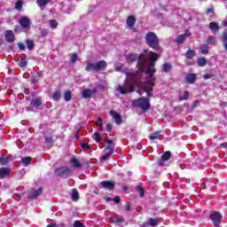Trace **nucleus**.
Instances as JSON below:
<instances>
[{
    "label": "nucleus",
    "mask_w": 227,
    "mask_h": 227,
    "mask_svg": "<svg viewBox=\"0 0 227 227\" xmlns=\"http://www.w3.org/2000/svg\"><path fill=\"white\" fill-rule=\"evenodd\" d=\"M152 59L150 60V67L146 66V57L140 55L137 60V67L139 72H145V74H155V61L159 59V55L155 52H151Z\"/></svg>",
    "instance_id": "f257e3e1"
},
{
    "label": "nucleus",
    "mask_w": 227,
    "mask_h": 227,
    "mask_svg": "<svg viewBox=\"0 0 227 227\" xmlns=\"http://www.w3.org/2000/svg\"><path fill=\"white\" fill-rule=\"evenodd\" d=\"M145 41L147 45H149L154 51H159V49H160V46H159V37H157L155 33L148 32L145 35Z\"/></svg>",
    "instance_id": "f03ea898"
},
{
    "label": "nucleus",
    "mask_w": 227,
    "mask_h": 227,
    "mask_svg": "<svg viewBox=\"0 0 227 227\" xmlns=\"http://www.w3.org/2000/svg\"><path fill=\"white\" fill-rule=\"evenodd\" d=\"M133 107L141 109L144 113H146L150 109V97H141L140 98L133 101Z\"/></svg>",
    "instance_id": "7ed1b4c3"
},
{
    "label": "nucleus",
    "mask_w": 227,
    "mask_h": 227,
    "mask_svg": "<svg viewBox=\"0 0 227 227\" xmlns=\"http://www.w3.org/2000/svg\"><path fill=\"white\" fill-rule=\"evenodd\" d=\"M107 67V63L104 60H99L96 63H88L85 70L86 72H100V70H105Z\"/></svg>",
    "instance_id": "20e7f679"
},
{
    "label": "nucleus",
    "mask_w": 227,
    "mask_h": 227,
    "mask_svg": "<svg viewBox=\"0 0 227 227\" xmlns=\"http://www.w3.org/2000/svg\"><path fill=\"white\" fill-rule=\"evenodd\" d=\"M153 74L151 73L147 74L149 76L147 78V82L144 83L143 90L145 91L147 97H152V91H153V86L155 82V77L153 76Z\"/></svg>",
    "instance_id": "39448f33"
},
{
    "label": "nucleus",
    "mask_w": 227,
    "mask_h": 227,
    "mask_svg": "<svg viewBox=\"0 0 227 227\" xmlns=\"http://www.w3.org/2000/svg\"><path fill=\"white\" fill-rule=\"evenodd\" d=\"M118 91L121 95H127V93H132L134 91V86L131 82L125 79L124 84L118 86Z\"/></svg>",
    "instance_id": "423d86ee"
},
{
    "label": "nucleus",
    "mask_w": 227,
    "mask_h": 227,
    "mask_svg": "<svg viewBox=\"0 0 227 227\" xmlns=\"http://www.w3.org/2000/svg\"><path fill=\"white\" fill-rule=\"evenodd\" d=\"M72 170L68 168V167H61L59 168L55 169L56 176H61L62 178H68Z\"/></svg>",
    "instance_id": "0eeeda50"
},
{
    "label": "nucleus",
    "mask_w": 227,
    "mask_h": 227,
    "mask_svg": "<svg viewBox=\"0 0 227 227\" xmlns=\"http://www.w3.org/2000/svg\"><path fill=\"white\" fill-rule=\"evenodd\" d=\"M105 149V153L108 155H113L114 153V143H113V140H107L106 145H104Z\"/></svg>",
    "instance_id": "6e6552de"
},
{
    "label": "nucleus",
    "mask_w": 227,
    "mask_h": 227,
    "mask_svg": "<svg viewBox=\"0 0 227 227\" xmlns=\"http://www.w3.org/2000/svg\"><path fill=\"white\" fill-rule=\"evenodd\" d=\"M100 185L103 189H106V191H114V187H116V183L113 181H103L100 183Z\"/></svg>",
    "instance_id": "1a4fd4ad"
},
{
    "label": "nucleus",
    "mask_w": 227,
    "mask_h": 227,
    "mask_svg": "<svg viewBox=\"0 0 227 227\" xmlns=\"http://www.w3.org/2000/svg\"><path fill=\"white\" fill-rule=\"evenodd\" d=\"M169 159H171V152L167 151L162 154L161 158L157 160L158 166H163L164 162L169 160Z\"/></svg>",
    "instance_id": "9d476101"
},
{
    "label": "nucleus",
    "mask_w": 227,
    "mask_h": 227,
    "mask_svg": "<svg viewBox=\"0 0 227 227\" xmlns=\"http://www.w3.org/2000/svg\"><path fill=\"white\" fill-rule=\"evenodd\" d=\"M5 41L8 42V43H13L15 42V34H13V31L7 30L4 32Z\"/></svg>",
    "instance_id": "9b49d317"
},
{
    "label": "nucleus",
    "mask_w": 227,
    "mask_h": 227,
    "mask_svg": "<svg viewBox=\"0 0 227 227\" xmlns=\"http://www.w3.org/2000/svg\"><path fill=\"white\" fill-rule=\"evenodd\" d=\"M110 114L112 116V118H114L115 123L117 125H121V115H120V114H118V112L112 110L110 111Z\"/></svg>",
    "instance_id": "f8f14e48"
},
{
    "label": "nucleus",
    "mask_w": 227,
    "mask_h": 227,
    "mask_svg": "<svg viewBox=\"0 0 227 227\" xmlns=\"http://www.w3.org/2000/svg\"><path fill=\"white\" fill-rule=\"evenodd\" d=\"M20 25L21 26V27L27 29V27L31 26V20H29V19H27V17H21L20 20Z\"/></svg>",
    "instance_id": "ddd939ff"
},
{
    "label": "nucleus",
    "mask_w": 227,
    "mask_h": 227,
    "mask_svg": "<svg viewBox=\"0 0 227 227\" xmlns=\"http://www.w3.org/2000/svg\"><path fill=\"white\" fill-rule=\"evenodd\" d=\"M95 93H97V90L87 89L82 92V95L83 98H91Z\"/></svg>",
    "instance_id": "4468645a"
},
{
    "label": "nucleus",
    "mask_w": 227,
    "mask_h": 227,
    "mask_svg": "<svg viewBox=\"0 0 227 227\" xmlns=\"http://www.w3.org/2000/svg\"><path fill=\"white\" fill-rule=\"evenodd\" d=\"M70 162H71L73 168H74L75 169H81V168H82L81 161H79V160H77V157H75V156L71 158Z\"/></svg>",
    "instance_id": "2eb2a0df"
},
{
    "label": "nucleus",
    "mask_w": 227,
    "mask_h": 227,
    "mask_svg": "<svg viewBox=\"0 0 227 227\" xmlns=\"http://www.w3.org/2000/svg\"><path fill=\"white\" fill-rule=\"evenodd\" d=\"M43 190L42 188H39L38 190H33L29 195L28 198L30 200H35V198H38V196H42Z\"/></svg>",
    "instance_id": "dca6fc26"
},
{
    "label": "nucleus",
    "mask_w": 227,
    "mask_h": 227,
    "mask_svg": "<svg viewBox=\"0 0 227 227\" xmlns=\"http://www.w3.org/2000/svg\"><path fill=\"white\" fill-rule=\"evenodd\" d=\"M185 79L189 84H194L196 82V74H190L186 76Z\"/></svg>",
    "instance_id": "f3484780"
},
{
    "label": "nucleus",
    "mask_w": 227,
    "mask_h": 227,
    "mask_svg": "<svg viewBox=\"0 0 227 227\" xmlns=\"http://www.w3.org/2000/svg\"><path fill=\"white\" fill-rule=\"evenodd\" d=\"M31 106H34L35 109H38V107L42 106V100L40 98H33L31 100Z\"/></svg>",
    "instance_id": "a211bd4d"
},
{
    "label": "nucleus",
    "mask_w": 227,
    "mask_h": 227,
    "mask_svg": "<svg viewBox=\"0 0 227 227\" xmlns=\"http://www.w3.org/2000/svg\"><path fill=\"white\" fill-rule=\"evenodd\" d=\"M25 43H26L27 49H28V51H33L35 49V41H33L31 39H27L25 41Z\"/></svg>",
    "instance_id": "6ab92c4d"
},
{
    "label": "nucleus",
    "mask_w": 227,
    "mask_h": 227,
    "mask_svg": "<svg viewBox=\"0 0 227 227\" xmlns=\"http://www.w3.org/2000/svg\"><path fill=\"white\" fill-rule=\"evenodd\" d=\"M126 22H127V26H129V27H132L136 24V17L129 16Z\"/></svg>",
    "instance_id": "aec40b11"
},
{
    "label": "nucleus",
    "mask_w": 227,
    "mask_h": 227,
    "mask_svg": "<svg viewBox=\"0 0 227 227\" xmlns=\"http://www.w3.org/2000/svg\"><path fill=\"white\" fill-rule=\"evenodd\" d=\"M209 29H211V31H213L214 33L219 31V23L215 21L209 23Z\"/></svg>",
    "instance_id": "412c9836"
},
{
    "label": "nucleus",
    "mask_w": 227,
    "mask_h": 227,
    "mask_svg": "<svg viewBox=\"0 0 227 227\" xmlns=\"http://www.w3.org/2000/svg\"><path fill=\"white\" fill-rule=\"evenodd\" d=\"M71 198L73 201H79V192L77 191V189L72 190Z\"/></svg>",
    "instance_id": "4be33fe9"
},
{
    "label": "nucleus",
    "mask_w": 227,
    "mask_h": 227,
    "mask_svg": "<svg viewBox=\"0 0 227 227\" xmlns=\"http://www.w3.org/2000/svg\"><path fill=\"white\" fill-rule=\"evenodd\" d=\"M147 224L153 227L158 226L159 218H149Z\"/></svg>",
    "instance_id": "5701e85b"
},
{
    "label": "nucleus",
    "mask_w": 227,
    "mask_h": 227,
    "mask_svg": "<svg viewBox=\"0 0 227 227\" xmlns=\"http://www.w3.org/2000/svg\"><path fill=\"white\" fill-rule=\"evenodd\" d=\"M10 175V170L6 168H0V178H4V176H8Z\"/></svg>",
    "instance_id": "b1692460"
},
{
    "label": "nucleus",
    "mask_w": 227,
    "mask_h": 227,
    "mask_svg": "<svg viewBox=\"0 0 227 227\" xmlns=\"http://www.w3.org/2000/svg\"><path fill=\"white\" fill-rule=\"evenodd\" d=\"M137 58H139V57H137V55L130 54L126 57V59H127L128 63H134V61H136L137 59Z\"/></svg>",
    "instance_id": "393cba45"
},
{
    "label": "nucleus",
    "mask_w": 227,
    "mask_h": 227,
    "mask_svg": "<svg viewBox=\"0 0 227 227\" xmlns=\"http://www.w3.org/2000/svg\"><path fill=\"white\" fill-rule=\"evenodd\" d=\"M36 3L39 4L40 8L43 10V7L47 6V4L51 3V0H37Z\"/></svg>",
    "instance_id": "a878e982"
},
{
    "label": "nucleus",
    "mask_w": 227,
    "mask_h": 227,
    "mask_svg": "<svg viewBox=\"0 0 227 227\" xmlns=\"http://www.w3.org/2000/svg\"><path fill=\"white\" fill-rule=\"evenodd\" d=\"M200 49L201 54L206 55V54H208V49L210 48L208 47V44H201Z\"/></svg>",
    "instance_id": "bb28decb"
},
{
    "label": "nucleus",
    "mask_w": 227,
    "mask_h": 227,
    "mask_svg": "<svg viewBox=\"0 0 227 227\" xmlns=\"http://www.w3.org/2000/svg\"><path fill=\"white\" fill-rule=\"evenodd\" d=\"M32 158L31 157H25L21 159V163L23 166H29L31 164Z\"/></svg>",
    "instance_id": "cd10ccee"
},
{
    "label": "nucleus",
    "mask_w": 227,
    "mask_h": 227,
    "mask_svg": "<svg viewBox=\"0 0 227 227\" xmlns=\"http://www.w3.org/2000/svg\"><path fill=\"white\" fill-rule=\"evenodd\" d=\"M194 56H196V51L194 50H188L186 51L187 59H192Z\"/></svg>",
    "instance_id": "c85d7f7f"
},
{
    "label": "nucleus",
    "mask_w": 227,
    "mask_h": 227,
    "mask_svg": "<svg viewBox=\"0 0 227 227\" xmlns=\"http://www.w3.org/2000/svg\"><path fill=\"white\" fill-rule=\"evenodd\" d=\"M113 223L114 224H121V223H125V218L123 216L113 218Z\"/></svg>",
    "instance_id": "c756f323"
},
{
    "label": "nucleus",
    "mask_w": 227,
    "mask_h": 227,
    "mask_svg": "<svg viewBox=\"0 0 227 227\" xmlns=\"http://www.w3.org/2000/svg\"><path fill=\"white\" fill-rule=\"evenodd\" d=\"M64 99L66 102H70L72 100V92L70 90H67L64 93Z\"/></svg>",
    "instance_id": "7c9ffc66"
},
{
    "label": "nucleus",
    "mask_w": 227,
    "mask_h": 227,
    "mask_svg": "<svg viewBox=\"0 0 227 227\" xmlns=\"http://www.w3.org/2000/svg\"><path fill=\"white\" fill-rule=\"evenodd\" d=\"M10 162V158L8 157H0V164L1 166H6Z\"/></svg>",
    "instance_id": "2f4dec72"
},
{
    "label": "nucleus",
    "mask_w": 227,
    "mask_h": 227,
    "mask_svg": "<svg viewBox=\"0 0 227 227\" xmlns=\"http://www.w3.org/2000/svg\"><path fill=\"white\" fill-rule=\"evenodd\" d=\"M52 98H53V100L58 102V100H59V98H61V91L56 90L55 92H53Z\"/></svg>",
    "instance_id": "473e14b6"
},
{
    "label": "nucleus",
    "mask_w": 227,
    "mask_h": 227,
    "mask_svg": "<svg viewBox=\"0 0 227 227\" xmlns=\"http://www.w3.org/2000/svg\"><path fill=\"white\" fill-rule=\"evenodd\" d=\"M171 68H172L171 64L165 63L163 64V67H162V72H166V73L170 72Z\"/></svg>",
    "instance_id": "72a5a7b5"
},
{
    "label": "nucleus",
    "mask_w": 227,
    "mask_h": 227,
    "mask_svg": "<svg viewBox=\"0 0 227 227\" xmlns=\"http://www.w3.org/2000/svg\"><path fill=\"white\" fill-rule=\"evenodd\" d=\"M18 65L20 67V68H26L27 66V60L26 59H20Z\"/></svg>",
    "instance_id": "f704fd0d"
},
{
    "label": "nucleus",
    "mask_w": 227,
    "mask_h": 227,
    "mask_svg": "<svg viewBox=\"0 0 227 227\" xmlns=\"http://www.w3.org/2000/svg\"><path fill=\"white\" fill-rule=\"evenodd\" d=\"M136 191H137V192H139L140 198H143L145 196V188H143L141 186H137Z\"/></svg>",
    "instance_id": "c9c22d12"
},
{
    "label": "nucleus",
    "mask_w": 227,
    "mask_h": 227,
    "mask_svg": "<svg viewBox=\"0 0 227 227\" xmlns=\"http://www.w3.org/2000/svg\"><path fill=\"white\" fill-rule=\"evenodd\" d=\"M49 24L51 29H56V27H58V21L56 20H50Z\"/></svg>",
    "instance_id": "e433bc0d"
},
{
    "label": "nucleus",
    "mask_w": 227,
    "mask_h": 227,
    "mask_svg": "<svg viewBox=\"0 0 227 227\" xmlns=\"http://www.w3.org/2000/svg\"><path fill=\"white\" fill-rule=\"evenodd\" d=\"M199 67H205L207 65V59L205 58H200L198 59Z\"/></svg>",
    "instance_id": "4c0bfd02"
},
{
    "label": "nucleus",
    "mask_w": 227,
    "mask_h": 227,
    "mask_svg": "<svg viewBox=\"0 0 227 227\" xmlns=\"http://www.w3.org/2000/svg\"><path fill=\"white\" fill-rule=\"evenodd\" d=\"M187 36V34L181 35L177 37L176 42H178V43H182V42H184Z\"/></svg>",
    "instance_id": "58836bf2"
},
{
    "label": "nucleus",
    "mask_w": 227,
    "mask_h": 227,
    "mask_svg": "<svg viewBox=\"0 0 227 227\" xmlns=\"http://www.w3.org/2000/svg\"><path fill=\"white\" fill-rule=\"evenodd\" d=\"M94 139L98 143H100V141H102V136H100V133H98V132L94 133Z\"/></svg>",
    "instance_id": "ea45409f"
},
{
    "label": "nucleus",
    "mask_w": 227,
    "mask_h": 227,
    "mask_svg": "<svg viewBox=\"0 0 227 227\" xmlns=\"http://www.w3.org/2000/svg\"><path fill=\"white\" fill-rule=\"evenodd\" d=\"M158 138H159V132L153 133L149 137V139H151L152 141H154V139H158Z\"/></svg>",
    "instance_id": "a19ab883"
},
{
    "label": "nucleus",
    "mask_w": 227,
    "mask_h": 227,
    "mask_svg": "<svg viewBox=\"0 0 227 227\" xmlns=\"http://www.w3.org/2000/svg\"><path fill=\"white\" fill-rule=\"evenodd\" d=\"M22 1H18L15 3V8L16 10H22Z\"/></svg>",
    "instance_id": "79ce46f5"
},
{
    "label": "nucleus",
    "mask_w": 227,
    "mask_h": 227,
    "mask_svg": "<svg viewBox=\"0 0 227 227\" xmlns=\"http://www.w3.org/2000/svg\"><path fill=\"white\" fill-rule=\"evenodd\" d=\"M179 100L182 101V100H189V91H184V95L183 98H179Z\"/></svg>",
    "instance_id": "37998d69"
},
{
    "label": "nucleus",
    "mask_w": 227,
    "mask_h": 227,
    "mask_svg": "<svg viewBox=\"0 0 227 227\" xmlns=\"http://www.w3.org/2000/svg\"><path fill=\"white\" fill-rule=\"evenodd\" d=\"M77 53H74L72 56H71V63H76L77 62Z\"/></svg>",
    "instance_id": "c03bdc74"
},
{
    "label": "nucleus",
    "mask_w": 227,
    "mask_h": 227,
    "mask_svg": "<svg viewBox=\"0 0 227 227\" xmlns=\"http://www.w3.org/2000/svg\"><path fill=\"white\" fill-rule=\"evenodd\" d=\"M82 150H91V146L85 143L82 144Z\"/></svg>",
    "instance_id": "a18cd8bd"
},
{
    "label": "nucleus",
    "mask_w": 227,
    "mask_h": 227,
    "mask_svg": "<svg viewBox=\"0 0 227 227\" xmlns=\"http://www.w3.org/2000/svg\"><path fill=\"white\" fill-rule=\"evenodd\" d=\"M74 227H84V224H82L80 221H74Z\"/></svg>",
    "instance_id": "49530a36"
},
{
    "label": "nucleus",
    "mask_w": 227,
    "mask_h": 227,
    "mask_svg": "<svg viewBox=\"0 0 227 227\" xmlns=\"http://www.w3.org/2000/svg\"><path fill=\"white\" fill-rule=\"evenodd\" d=\"M122 69H123V64H117V65H115L116 72H120Z\"/></svg>",
    "instance_id": "de8ad7c7"
},
{
    "label": "nucleus",
    "mask_w": 227,
    "mask_h": 227,
    "mask_svg": "<svg viewBox=\"0 0 227 227\" xmlns=\"http://www.w3.org/2000/svg\"><path fill=\"white\" fill-rule=\"evenodd\" d=\"M111 154L105 153L104 155L101 156V160H109V157Z\"/></svg>",
    "instance_id": "09e8293b"
},
{
    "label": "nucleus",
    "mask_w": 227,
    "mask_h": 227,
    "mask_svg": "<svg viewBox=\"0 0 227 227\" xmlns=\"http://www.w3.org/2000/svg\"><path fill=\"white\" fill-rule=\"evenodd\" d=\"M18 47L20 51H26V45H24L22 43H18Z\"/></svg>",
    "instance_id": "8fccbe9b"
},
{
    "label": "nucleus",
    "mask_w": 227,
    "mask_h": 227,
    "mask_svg": "<svg viewBox=\"0 0 227 227\" xmlns=\"http://www.w3.org/2000/svg\"><path fill=\"white\" fill-rule=\"evenodd\" d=\"M215 42V37H214V36H209V37L207 38V43L212 44V43H214Z\"/></svg>",
    "instance_id": "3c124183"
},
{
    "label": "nucleus",
    "mask_w": 227,
    "mask_h": 227,
    "mask_svg": "<svg viewBox=\"0 0 227 227\" xmlns=\"http://www.w3.org/2000/svg\"><path fill=\"white\" fill-rule=\"evenodd\" d=\"M212 77H214V74H207L203 75V79H205V80L212 79Z\"/></svg>",
    "instance_id": "603ef678"
},
{
    "label": "nucleus",
    "mask_w": 227,
    "mask_h": 227,
    "mask_svg": "<svg viewBox=\"0 0 227 227\" xmlns=\"http://www.w3.org/2000/svg\"><path fill=\"white\" fill-rule=\"evenodd\" d=\"M223 43H227V32L223 33Z\"/></svg>",
    "instance_id": "864d4df0"
},
{
    "label": "nucleus",
    "mask_w": 227,
    "mask_h": 227,
    "mask_svg": "<svg viewBox=\"0 0 227 227\" xmlns=\"http://www.w3.org/2000/svg\"><path fill=\"white\" fill-rule=\"evenodd\" d=\"M106 130L107 132H111L113 130V124H106Z\"/></svg>",
    "instance_id": "5fc2aeb1"
},
{
    "label": "nucleus",
    "mask_w": 227,
    "mask_h": 227,
    "mask_svg": "<svg viewBox=\"0 0 227 227\" xmlns=\"http://www.w3.org/2000/svg\"><path fill=\"white\" fill-rule=\"evenodd\" d=\"M124 210L125 212H130V204H127L126 206H124Z\"/></svg>",
    "instance_id": "6e6d98bb"
},
{
    "label": "nucleus",
    "mask_w": 227,
    "mask_h": 227,
    "mask_svg": "<svg viewBox=\"0 0 227 227\" xmlns=\"http://www.w3.org/2000/svg\"><path fill=\"white\" fill-rule=\"evenodd\" d=\"M38 81L39 80L35 76H34V78L32 79V84H37Z\"/></svg>",
    "instance_id": "4d7b16f0"
},
{
    "label": "nucleus",
    "mask_w": 227,
    "mask_h": 227,
    "mask_svg": "<svg viewBox=\"0 0 227 227\" xmlns=\"http://www.w3.org/2000/svg\"><path fill=\"white\" fill-rule=\"evenodd\" d=\"M45 142L48 143V144L52 143V137H46V138H45Z\"/></svg>",
    "instance_id": "13d9d810"
},
{
    "label": "nucleus",
    "mask_w": 227,
    "mask_h": 227,
    "mask_svg": "<svg viewBox=\"0 0 227 227\" xmlns=\"http://www.w3.org/2000/svg\"><path fill=\"white\" fill-rule=\"evenodd\" d=\"M103 122H102V118L98 117V121H97V125L102 126Z\"/></svg>",
    "instance_id": "bf43d9fd"
},
{
    "label": "nucleus",
    "mask_w": 227,
    "mask_h": 227,
    "mask_svg": "<svg viewBox=\"0 0 227 227\" xmlns=\"http://www.w3.org/2000/svg\"><path fill=\"white\" fill-rule=\"evenodd\" d=\"M121 200V199H120V197H118V196H116V197L114 199V201H115V203H119Z\"/></svg>",
    "instance_id": "052dcab7"
},
{
    "label": "nucleus",
    "mask_w": 227,
    "mask_h": 227,
    "mask_svg": "<svg viewBox=\"0 0 227 227\" xmlns=\"http://www.w3.org/2000/svg\"><path fill=\"white\" fill-rule=\"evenodd\" d=\"M35 77L40 81V78L42 77V72L37 73Z\"/></svg>",
    "instance_id": "680f3d73"
},
{
    "label": "nucleus",
    "mask_w": 227,
    "mask_h": 227,
    "mask_svg": "<svg viewBox=\"0 0 227 227\" xmlns=\"http://www.w3.org/2000/svg\"><path fill=\"white\" fill-rule=\"evenodd\" d=\"M221 148H226L227 149V142L222 143L220 145Z\"/></svg>",
    "instance_id": "e2e57ef3"
},
{
    "label": "nucleus",
    "mask_w": 227,
    "mask_h": 227,
    "mask_svg": "<svg viewBox=\"0 0 227 227\" xmlns=\"http://www.w3.org/2000/svg\"><path fill=\"white\" fill-rule=\"evenodd\" d=\"M41 35H42L43 37L47 36V30H43V31L41 32Z\"/></svg>",
    "instance_id": "0e129e2a"
},
{
    "label": "nucleus",
    "mask_w": 227,
    "mask_h": 227,
    "mask_svg": "<svg viewBox=\"0 0 227 227\" xmlns=\"http://www.w3.org/2000/svg\"><path fill=\"white\" fill-rule=\"evenodd\" d=\"M207 13H214V8H209L207 10Z\"/></svg>",
    "instance_id": "69168bd1"
},
{
    "label": "nucleus",
    "mask_w": 227,
    "mask_h": 227,
    "mask_svg": "<svg viewBox=\"0 0 227 227\" xmlns=\"http://www.w3.org/2000/svg\"><path fill=\"white\" fill-rule=\"evenodd\" d=\"M47 227H58L56 223L48 224Z\"/></svg>",
    "instance_id": "338daca9"
},
{
    "label": "nucleus",
    "mask_w": 227,
    "mask_h": 227,
    "mask_svg": "<svg viewBox=\"0 0 227 227\" xmlns=\"http://www.w3.org/2000/svg\"><path fill=\"white\" fill-rule=\"evenodd\" d=\"M223 48L227 51V43H223Z\"/></svg>",
    "instance_id": "774afa93"
}]
</instances>
